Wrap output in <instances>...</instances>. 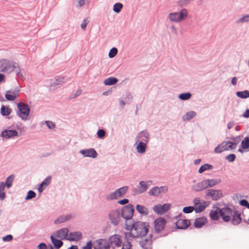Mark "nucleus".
Instances as JSON below:
<instances>
[{
	"label": "nucleus",
	"instance_id": "24",
	"mask_svg": "<svg viewBox=\"0 0 249 249\" xmlns=\"http://www.w3.org/2000/svg\"><path fill=\"white\" fill-rule=\"evenodd\" d=\"M207 222V218L205 216L196 218L194 222V227L196 229L201 228Z\"/></svg>",
	"mask_w": 249,
	"mask_h": 249
},
{
	"label": "nucleus",
	"instance_id": "1",
	"mask_svg": "<svg viewBox=\"0 0 249 249\" xmlns=\"http://www.w3.org/2000/svg\"><path fill=\"white\" fill-rule=\"evenodd\" d=\"M215 210H211L209 213V217L212 220L217 221L221 217L223 221L228 222L231 220L232 215V209L226 205L223 208H220L215 205H213Z\"/></svg>",
	"mask_w": 249,
	"mask_h": 249
},
{
	"label": "nucleus",
	"instance_id": "42",
	"mask_svg": "<svg viewBox=\"0 0 249 249\" xmlns=\"http://www.w3.org/2000/svg\"><path fill=\"white\" fill-rule=\"evenodd\" d=\"M118 197L117 196V193L116 192V190L115 191L111 192L109 194L107 195L106 196V199L107 201H111L115 199H117Z\"/></svg>",
	"mask_w": 249,
	"mask_h": 249
},
{
	"label": "nucleus",
	"instance_id": "53",
	"mask_svg": "<svg viewBox=\"0 0 249 249\" xmlns=\"http://www.w3.org/2000/svg\"><path fill=\"white\" fill-rule=\"evenodd\" d=\"M236 157L234 154H230L226 156L225 159L230 162H232L235 160Z\"/></svg>",
	"mask_w": 249,
	"mask_h": 249
},
{
	"label": "nucleus",
	"instance_id": "58",
	"mask_svg": "<svg viewBox=\"0 0 249 249\" xmlns=\"http://www.w3.org/2000/svg\"><path fill=\"white\" fill-rule=\"evenodd\" d=\"M81 93L82 91L81 89H77L74 93L70 96L69 99H72L79 96Z\"/></svg>",
	"mask_w": 249,
	"mask_h": 249
},
{
	"label": "nucleus",
	"instance_id": "41",
	"mask_svg": "<svg viewBox=\"0 0 249 249\" xmlns=\"http://www.w3.org/2000/svg\"><path fill=\"white\" fill-rule=\"evenodd\" d=\"M149 194L150 196H157L160 194V191L159 190V187L155 186L153 187L152 189H151L149 192Z\"/></svg>",
	"mask_w": 249,
	"mask_h": 249
},
{
	"label": "nucleus",
	"instance_id": "50",
	"mask_svg": "<svg viewBox=\"0 0 249 249\" xmlns=\"http://www.w3.org/2000/svg\"><path fill=\"white\" fill-rule=\"evenodd\" d=\"M106 132L103 129H99L96 133L97 137L99 139H103L105 137Z\"/></svg>",
	"mask_w": 249,
	"mask_h": 249
},
{
	"label": "nucleus",
	"instance_id": "59",
	"mask_svg": "<svg viewBox=\"0 0 249 249\" xmlns=\"http://www.w3.org/2000/svg\"><path fill=\"white\" fill-rule=\"evenodd\" d=\"M13 239V236L11 234H8L2 238V240L3 242H10Z\"/></svg>",
	"mask_w": 249,
	"mask_h": 249
},
{
	"label": "nucleus",
	"instance_id": "31",
	"mask_svg": "<svg viewBox=\"0 0 249 249\" xmlns=\"http://www.w3.org/2000/svg\"><path fill=\"white\" fill-rule=\"evenodd\" d=\"M12 111V109L8 107L2 105L0 108V113L3 117H7L11 113Z\"/></svg>",
	"mask_w": 249,
	"mask_h": 249
},
{
	"label": "nucleus",
	"instance_id": "33",
	"mask_svg": "<svg viewBox=\"0 0 249 249\" xmlns=\"http://www.w3.org/2000/svg\"><path fill=\"white\" fill-rule=\"evenodd\" d=\"M118 82V79L115 77H109L104 81V84L106 86H112L115 85Z\"/></svg>",
	"mask_w": 249,
	"mask_h": 249
},
{
	"label": "nucleus",
	"instance_id": "7",
	"mask_svg": "<svg viewBox=\"0 0 249 249\" xmlns=\"http://www.w3.org/2000/svg\"><path fill=\"white\" fill-rule=\"evenodd\" d=\"M107 242L109 244V249L111 248L112 249H115L116 247H120L123 245L122 237L118 234L110 236L107 240Z\"/></svg>",
	"mask_w": 249,
	"mask_h": 249
},
{
	"label": "nucleus",
	"instance_id": "63",
	"mask_svg": "<svg viewBox=\"0 0 249 249\" xmlns=\"http://www.w3.org/2000/svg\"><path fill=\"white\" fill-rule=\"evenodd\" d=\"M16 72V76H18L19 78H23V74L21 72V69L18 66V68H16V69L14 71Z\"/></svg>",
	"mask_w": 249,
	"mask_h": 249
},
{
	"label": "nucleus",
	"instance_id": "9",
	"mask_svg": "<svg viewBox=\"0 0 249 249\" xmlns=\"http://www.w3.org/2000/svg\"><path fill=\"white\" fill-rule=\"evenodd\" d=\"M166 224V220L163 217H159L154 221V230L156 233H159L163 231Z\"/></svg>",
	"mask_w": 249,
	"mask_h": 249
},
{
	"label": "nucleus",
	"instance_id": "8",
	"mask_svg": "<svg viewBox=\"0 0 249 249\" xmlns=\"http://www.w3.org/2000/svg\"><path fill=\"white\" fill-rule=\"evenodd\" d=\"M194 211L196 213H200L204 211L210 203L208 201L202 200L198 197L195 198L193 200Z\"/></svg>",
	"mask_w": 249,
	"mask_h": 249
},
{
	"label": "nucleus",
	"instance_id": "37",
	"mask_svg": "<svg viewBox=\"0 0 249 249\" xmlns=\"http://www.w3.org/2000/svg\"><path fill=\"white\" fill-rule=\"evenodd\" d=\"M213 168V165L210 163H205L203 165H202L198 169V173L199 174H202L204 172L212 170Z\"/></svg>",
	"mask_w": 249,
	"mask_h": 249
},
{
	"label": "nucleus",
	"instance_id": "51",
	"mask_svg": "<svg viewBox=\"0 0 249 249\" xmlns=\"http://www.w3.org/2000/svg\"><path fill=\"white\" fill-rule=\"evenodd\" d=\"M94 247V243L92 240H90L88 241L86 245L84 246L82 249H92Z\"/></svg>",
	"mask_w": 249,
	"mask_h": 249
},
{
	"label": "nucleus",
	"instance_id": "64",
	"mask_svg": "<svg viewBox=\"0 0 249 249\" xmlns=\"http://www.w3.org/2000/svg\"><path fill=\"white\" fill-rule=\"evenodd\" d=\"M249 203V201L245 199H242L239 201V204L242 206L245 207L246 208L247 206Z\"/></svg>",
	"mask_w": 249,
	"mask_h": 249
},
{
	"label": "nucleus",
	"instance_id": "61",
	"mask_svg": "<svg viewBox=\"0 0 249 249\" xmlns=\"http://www.w3.org/2000/svg\"><path fill=\"white\" fill-rule=\"evenodd\" d=\"M89 21L87 18H84L81 24V28L82 30H85L86 29L87 24L89 23Z\"/></svg>",
	"mask_w": 249,
	"mask_h": 249
},
{
	"label": "nucleus",
	"instance_id": "18",
	"mask_svg": "<svg viewBox=\"0 0 249 249\" xmlns=\"http://www.w3.org/2000/svg\"><path fill=\"white\" fill-rule=\"evenodd\" d=\"M69 229L67 228H62L56 231L52 234H54L55 237L61 240H67L68 237Z\"/></svg>",
	"mask_w": 249,
	"mask_h": 249
},
{
	"label": "nucleus",
	"instance_id": "48",
	"mask_svg": "<svg viewBox=\"0 0 249 249\" xmlns=\"http://www.w3.org/2000/svg\"><path fill=\"white\" fill-rule=\"evenodd\" d=\"M192 0H178L177 3L178 6L183 7L189 4Z\"/></svg>",
	"mask_w": 249,
	"mask_h": 249
},
{
	"label": "nucleus",
	"instance_id": "30",
	"mask_svg": "<svg viewBox=\"0 0 249 249\" xmlns=\"http://www.w3.org/2000/svg\"><path fill=\"white\" fill-rule=\"evenodd\" d=\"M15 176L14 174H11L6 178L4 184L6 185L7 189L10 188L13 185V182L15 179Z\"/></svg>",
	"mask_w": 249,
	"mask_h": 249
},
{
	"label": "nucleus",
	"instance_id": "32",
	"mask_svg": "<svg viewBox=\"0 0 249 249\" xmlns=\"http://www.w3.org/2000/svg\"><path fill=\"white\" fill-rule=\"evenodd\" d=\"M148 186L145 181H140L139 182V186L138 187V190L137 192L138 194H142L145 192L148 189Z\"/></svg>",
	"mask_w": 249,
	"mask_h": 249
},
{
	"label": "nucleus",
	"instance_id": "26",
	"mask_svg": "<svg viewBox=\"0 0 249 249\" xmlns=\"http://www.w3.org/2000/svg\"><path fill=\"white\" fill-rule=\"evenodd\" d=\"M207 183V182H206V179L198 182L197 184L193 187V190L195 192H200L203 190L206 189L208 188Z\"/></svg>",
	"mask_w": 249,
	"mask_h": 249
},
{
	"label": "nucleus",
	"instance_id": "27",
	"mask_svg": "<svg viewBox=\"0 0 249 249\" xmlns=\"http://www.w3.org/2000/svg\"><path fill=\"white\" fill-rule=\"evenodd\" d=\"M71 214L65 215H61L58 216L56 219L54 221V223L55 224H58L64 223L66 221H67L71 219Z\"/></svg>",
	"mask_w": 249,
	"mask_h": 249
},
{
	"label": "nucleus",
	"instance_id": "12",
	"mask_svg": "<svg viewBox=\"0 0 249 249\" xmlns=\"http://www.w3.org/2000/svg\"><path fill=\"white\" fill-rule=\"evenodd\" d=\"M121 216L120 211L119 209H115L110 211L108 214V218L111 223L116 226L119 223Z\"/></svg>",
	"mask_w": 249,
	"mask_h": 249
},
{
	"label": "nucleus",
	"instance_id": "54",
	"mask_svg": "<svg viewBox=\"0 0 249 249\" xmlns=\"http://www.w3.org/2000/svg\"><path fill=\"white\" fill-rule=\"evenodd\" d=\"M52 177L51 176H48L46 178H45L42 182V185H44L45 186H47L50 184L51 181Z\"/></svg>",
	"mask_w": 249,
	"mask_h": 249
},
{
	"label": "nucleus",
	"instance_id": "60",
	"mask_svg": "<svg viewBox=\"0 0 249 249\" xmlns=\"http://www.w3.org/2000/svg\"><path fill=\"white\" fill-rule=\"evenodd\" d=\"M47 126L49 129H53L55 127V125L54 123L51 121H46L45 122Z\"/></svg>",
	"mask_w": 249,
	"mask_h": 249
},
{
	"label": "nucleus",
	"instance_id": "62",
	"mask_svg": "<svg viewBox=\"0 0 249 249\" xmlns=\"http://www.w3.org/2000/svg\"><path fill=\"white\" fill-rule=\"evenodd\" d=\"M243 138V136L242 135L235 137V139H234L233 140V142H234L236 146L241 141Z\"/></svg>",
	"mask_w": 249,
	"mask_h": 249
},
{
	"label": "nucleus",
	"instance_id": "16",
	"mask_svg": "<svg viewBox=\"0 0 249 249\" xmlns=\"http://www.w3.org/2000/svg\"><path fill=\"white\" fill-rule=\"evenodd\" d=\"M19 91L20 89L18 88H16L14 90L9 89L6 92L5 97L7 101H15L18 97Z\"/></svg>",
	"mask_w": 249,
	"mask_h": 249
},
{
	"label": "nucleus",
	"instance_id": "5",
	"mask_svg": "<svg viewBox=\"0 0 249 249\" xmlns=\"http://www.w3.org/2000/svg\"><path fill=\"white\" fill-rule=\"evenodd\" d=\"M134 211V206L132 204H128L122 207L120 214L121 216L124 219L125 223H127L128 220H134L133 219Z\"/></svg>",
	"mask_w": 249,
	"mask_h": 249
},
{
	"label": "nucleus",
	"instance_id": "40",
	"mask_svg": "<svg viewBox=\"0 0 249 249\" xmlns=\"http://www.w3.org/2000/svg\"><path fill=\"white\" fill-rule=\"evenodd\" d=\"M123 4L121 2H116L113 6V11L114 12L118 14L123 8Z\"/></svg>",
	"mask_w": 249,
	"mask_h": 249
},
{
	"label": "nucleus",
	"instance_id": "2",
	"mask_svg": "<svg viewBox=\"0 0 249 249\" xmlns=\"http://www.w3.org/2000/svg\"><path fill=\"white\" fill-rule=\"evenodd\" d=\"M125 229L129 231L134 230L140 237H143L148 233L149 225L147 222H143L140 221H135L130 224L127 223H124Z\"/></svg>",
	"mask_w": 249,
	"mask_h": 249
},
{
	"label": "nucleus",
	"instance_id": "57",
	"mask_svg": "<svg viewBox=\"0 0 249 249\" xmlns=\"http://www.w3.org/2000/svg\"><path fill=\"white\" fill-rule=\"evenodd\" d=\"M223 147L221 145V143L218 144L214 149V152L215 153L220 154L223 152Z\"/></svg>",
	"mask_w": 249,
	"mask_h": 249
},
{
	"label": "nucleus",
	"instance_id": "21",
	"mask_svg": "<svg viewBox=\"0 0 249 249\" xmlns=\"http://www.w3.org/2000/svg\"><path fill=\"white\" fill-rule=\"evenodd\" d=\"M83 237L82 233L81 231H77L73 232H70L68 233V237L67 240L70 242L78 241L80 240Z\"/></svg>",
	"mask_w": 249,
	"mask_h": 249
},
{
	"label": "nucleus",
	"instance_id": "45",
	"mask_svg": "<svg viewBox=\"0 0 249 249\" xmlns=\"http://www.w3.org/2000/svg\"><path fill=\"white\" fill-rule=\"evenodd\" d=\"M36 193L33 190H29L27 192V195L25 197L26 200H28L33 199L36 196Z\"/></svg>",
	"mask_w": 249,
	"mask_h": 249
},
{
	"label": "nucleus",
	"instance_id": "14",
	"mask_svg": "<svg viewBox=\"0 0 249 249\" xmlns=\"http://www.w3.org/2000/svg\"><path fill=\"white\" fill-rule=\"evenodd\" d=\"M79 153L84 157H88L92 159H95L98 156L97 152L93 148L81 149L79 151Z\"/></svg>",
	"mask_w": 249,
	"mask_h": 249
},
{
	"label": "nucleus",
	"instance_id": "17",
	"mask_svg": "<svg viewBox=\"0 0 249 249\" xmlns=\"http://www.w3.org/2000/svg\"><path fill=\"white\" fill-rule=\"evenodd\" d=\"M150 138L149 133L145 129L140 131L136 136L135 140H139V142L148 143Z\"/></svg>",
	"mask_w": 249,
	"mask_h": 249
},
{
	"label": "nucleus",
	"instance_id": "47",
	"mask_svg": "<svg viewBox=\"0 0 249 249\" xmlns=\"http://www.w3.org/2000/svg\"><path fill=\"white\" fill-rule=\"evenodd\" d=\"M118 50L116 47L112 48L109 52L108 57L110 58H112L117 54Z\"/></svg>",
	"mask_w": 249,
	"mask_h": 249
},
{
	"label": "nucleus",
	"instance_id": "10",
	"mask_svg": "<svg viewBox=\"0 0 249 249\" xmlns=\"http://www.w3.org/2000/svg\"><path fill=\"white\" fill-rule=\"evenodd\" d=\"M171 204L166 203L163 204H157L155 205L153 210L158 215H162L166 213L171 207Z\"/></svg>",
	"mask_w": 249,
	"mask_h": 249
},
{
	"label": "nucleus",
	"instance_id": "35",
	"mask_svg": "<svg viewBox=\"0 0 249 249\" xmlns=\"http://www.w3.org/2000/svg\"><path fill=\"white\" fill-rule=\"evenodd\" d=\"M206 182H207V184L209 188L218 184L221 182V180L219 178L207 179Z\"/></svg>",
	"mask_w": 249,
	"mask_h": 249
},
{
	"label": "nucleus",
	"instance_id": "43",
	"mask_svg": "<svg viewBox=\"0 0 249 249\" xmlns=\"http://www.w3.org/2000/svg\"><path fill=\"white\" fill-rule=\"evenodd\" d=\"M124 99L127 104H129L132 102L133 96L130 92H127L124 96Z\"/></svg>",
	"mask_w": 249,
	"mask_h": 249
},
{
	"label": "nucleus",
	"instance_id": "36",
	"mask_svg": "<svg viewBox=\"0 0 249 249\" xmlns=\"http://www.w3.org/2000/svg\"><path fill=\"white\" fill-rule=\"evenodd\" d=\"M236 96L242 99L249 98V90L238 91L235 93Z\"/></svg>",
	"mask_w": 249,
	"mask_h": 249
},
{
	"label": "nucleus",
	"instance_id": "25",
	"mask_svg": "<svg viewBox=\"0 0 249 249\" xmlns=\"http://www.w3.org/2000/svg\"><path fill=\"white\" fill-rule=\"evenodd\" d=\"M50 239L55 249H59L63 245L62 240L55 237L54 234H52L50 236Z\"/></svg>",
	"mask_w": 249,
	"mask_h": 249
},
{
	"label": "nucleus",
	"instance_id": "28",
	"mask_svg": "<svg viewBox=\"0 0 249 249\" xmlns=\"http://www.w3.org/2000/svg\"><path fill=\"white\" fill-rule=\"evenodd\" d=\"M136 211L142 215H147L148 213V210L145 206L137 204L136 206Z\"/></svg>",
	"mask_w": 249,
	"mask_h": 249
},
{
	"label": "nucleus",
	"instance_id": "11",
	"mask_svg": "<svg viewBox=\"0 0 249 249\" xmlns=\"http://www.w3.org/2000/svg\"><path fill=\"white\" fill-rule=\"evenodd\" d=\"M12 126H9L7 128L3 129L0 134V136L3 138L9 139L18 136V133L16 129H10Z\"/></svg>",
	"mask_w": 249,
	"mask_h": 249
},
{
	"label": "nucleus",
	"instance_id": "20",
	"mask_svg": "<svg viewBox=\"0 0 249 249\" xmlns=\"http://www.w3.org/2000/svg\"><path fill=\"white\" fill-rule=\"evenodd\" d=\"M232 217H231V222L234 226H237L242 221L241 213L238 210H234Z\"/></svg>",
	"mask_w": 249,
	"mask_h": 249
},
{
	"label": "nucleus",
	"instance_id": "55",
	"mask_svg": "<svg viewBox=\"0 0 249 249\" xmlns=\"http://www.w3.org/2000/svg\"><path fill=\"white\" fill-rule=\"evenodd\" d=\"M214 189H208L206 191V196H211L213 200V196L214 194Z\"/></svg>",
	"mask_w": 249,
	"mask_h": 249
},
{
	"label": "nucleus",
	"instance_id": "46",
	"mask_svg": "<svg viewBox=\"0 0 249 249\" xmlns=\"http://www.w3.org/2000/svg\"><path fill=\"white\" fill-rule=\"evenodd\" d=\"M249 21V15H245L243 17L239 18L236 21V23H244Z\"/></svg>",
	"mask_w": 249,
	"mask_h": 249
},
{
	"label": "nucleus",
	"instance_id": "34",
	"mask_svg": "<svg viewBox=\"0 0 249 249\" xmlns=\"http://www.w3.org/2000/svg\"><path fill=\"white\" fill-rule=\"evenodd\" d=\"M128 188V186H124L116 189V192L117 193L118 198L123 197L126 194Z\"/></svg>",
	"mask_w": 249,
	"mask_h": 249
},
{
	"label": "nucleus",
	"instance_id": "22",
	"mask_svg": "<svg viewBox=\"0 0 249 249\" xmlns=\"http://www.w3.org/2000/svg\"><path fill=\"white\" fill-rule=\"evenodd\" d=\"M152 234H149L148 237L139 242V244L143 249H151L152 243Z\"/></svg>",
	"mask_w": 249,
	"mask_h": 249
},
{
	"label": "nucleus",
	"instance_id": "29",
	"mask_svg": "<svg viewBox=\"0 0 249 249\" xmlns=\"http://www.w3.org/2000/svg\"><path fill=\"white\" fill-rule=\"evenodd\" d=\"M196 112L194 111H190L186 112L182 116V119L183 121H188L194 118L196 115Z\"/></svg>",
	"mask_w": 249,
	"mask_h": 249
},
{
	"label": "nucleus",
	"instance_id": "49",
	"mask_svg": "<svg viewBox=\"0 0 249 249\" xmlns=\"http://www.w3.org/2000/svg\"><path fill=\"white\" fill-rule=\"evenodd\" d=\"M131 231H129V232L124 233L125 238L126 242H127V240H129L128 237H132L134 239L140 237L139 236L137 233L136 235H134Z\"/></svg>",
	"mask_w": 249,
	"mask_h": 249
},
{
	"label": "nucleus",
	"instance_id": "56",
	"mask_svg": "<svg viewBox=\"0 0 249 249\" xmlns=\"http://www.w3.org/2000/svg\"><path fill=\"white\" fill-rule=\"evenodd\" d=\"M122 245V249H132V245L130 240H127L125 244H123Z\"/></svg>",
	"mask_w": 249,
	"mask_h": 249
},
{
	"label": "nucleus",
	"instance_id": "19",
	"mask_svg": "<svg viewBox=\"0 0 249 249\" xmlns=\"http://www.w3.org/2000/svg\"><path fill=\"white\" fill-rule=\"evenodd\" d=\"M239 153H243L249 151V136H247L241 141L240 146L238 149Z\"/></svg>",
	"mask_w": 249,
	"mask_h": 249
},
{
	"label": "nucleus",
	"instance_id": "4",
	"mask_svg": "<svg viewBox=\"0 0 249 249\" xmlns=\"http://www.w3.org/2000/svg\"><path fill=\"white\" fill-rule=\"evenodd\" d=\"M16 68H18L17 63L5 59L0 60V72L10 73L14 71Z\"/></svg>",
	"mask_w": 249,
	"mask_h": 249
},
{
	"label": "nucleus",
	"instance_id": "13",
	"mask_svg": "<svg viewBox=\"0 0 249 249\" xmlns=\"http://www.w3.org/2000/svg\"><path fill=\"white\" fill-rule=\"evenodd\" d=\"M190 226V220L186 219H179L175 223V229L186 230Z\"/></svg>",
	"mask_w": 249,
	"mask_h": 249
},
{
	"label": "nucleus",
	"instance_id": "39",
	"mask_svg": "<svg viewBox=\"0 0 249 249\" xmlns=\"http://www.w3.org/2000/svg\"><path fill=\"white\" fill-rule=\"evenodd\" d=\"M192 96V94L190 92H183L180 93L178 97L182 101H186L189 100Z\"/></svg>",
	"mask_w": 249,
	"mask_h": 249
},
{
	"label": "nucleus",
	"instance_id": "38",
	"mask_svg": "<svg viewBox=\"0 0 249 249\" xmlns=\"http://www.w3.org/2000/svg\"><path fill=\"white\" fill-rule=\"evenodd\" d=\"M55 81L51 82V86H55V85H60L61 83L64 82L65 77L64 76H58L55 77Z\"/></svg>",
	"mask_w": 249,
	"mask_h": 249
},
{
	"label": "nucleus",
	"instance_id": "23",
	"mask_svg": "<svg viewBox=\"0 0 249 249\" xmlns=\"http://www.w3.org/2000/svg\"><path fill=\"white\" fill-rule=\"evenodd\" d=\"M136 149L138 153L142 154L146 152L147 143L139 142V140H135Z\"/></svg>",
	"mask_w": 249,
	"mask_h": 249
},
{
	"label": "nucleus",
	"instance_id": "15",
	"mask_svg": "<svg viewBox=\"0 0 249 249\" xmlns=\"http://www.w3.org/2000/svg\"><path fill=\"white\" fill-rule=\"evenodd\" d=\"M94 249H109V244L107 239L100 238L93 242Z\"/></svg>",
	"mask_w": 249,
	"mask_h": 249
},
{
	"label": "nucleus",
	"instance_id": "44",
	"mask_svg": "<svg viewBox=\"0 0 249 249\" xmlns=\"http://www.w3.org/2000/svg\"><path fill=\"white\" fill-rule=\"evenodd\" d=\"M214 192L215 193L213 196L214 199L213 200L216 201L223 196L222 191L221 190H215Z\"/></svg>",
	"mask_w": 249,
	"mask_h": 249
},
{
	"label": "nucleus",
	"instance_id": "3",
	"mask_svg": "<svg viewBox=\"0 0 249 249\" xmlns=\"http://www.w3.org/2000/svg\"><path fill=\"white\" fill-rule=\"evenodd\" d=\"M18 110L17 115L23 121H27L29 119L30 108L28 105L22 102L17 104Z\"/></svg>",
	"mask_w": 249,
	"mask_h": 249
},
{
	"label": "nucleus",
	"instance_id": "6",
	"mask_svg": "<svg viewBox=\"0 0 249 249\" xmlns=\"http://www.w3.org/2000/svg\"><path fill=\"white\" fill-rule=\"evenodd\" d=\"M188 15L187 10L183 8L179 12L170 13L168 14V18L171 22L178 23L184 20L187 17Z\"/></svg>",
	"mask_w": 249,
	"mask_h": 249
},
{
	"label": "nucleus",
	"instance_id": "52",
	"mask_svg": "<svg viewBox=\"0 0 249 249\" xmlns=\"http://www.w3.org/2000/svg\"><path fill=\"white\" fill-rule=\"evenodd\" d=\"M194 210V206H188L183 208L182 212L185 213H190Z\"/></svg>",
	"mask_w": 249,
	"mask_h": 249
}]
</instances>
